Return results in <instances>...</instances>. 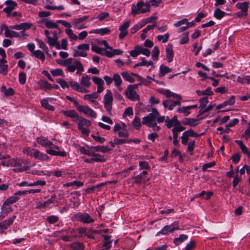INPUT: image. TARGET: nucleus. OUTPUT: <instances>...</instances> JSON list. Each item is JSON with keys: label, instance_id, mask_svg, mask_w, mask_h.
<instances>
[{"label": "nucleus", "instance_id": "f257e3e1", "mask_svg": "<svg viewBox=\"0 0 250 250\" xmlns=\"http://www.w3.org/2000/svg\"><path fill=\"white\" fill-rule=\"evenodd\" d=\"M131 14L135 16L140 14H145L150 11L147 1L144 2L142 0H139L136 4L131 6Z\"/></svg>", "mask_w": 250, "mask_h": 250}, {"label": "nucleus", "instance_id": "f03ea898", "mask_svg": "<svg viewBox=\"0 0 250 250\" xmlns=\"http://www.w3.org/2000/svg\"><path fill=\"white\" fill-rule=\"evenodd\" d=\"M158 116V111L155 108L151 109V112L142 119V124L148 127L153 126L157 125L156 118Z\"/></svg>", "mask_w": 250, "mask_h": 250}, {"label": "nucleus", "instance_id": "7ed1b4c3", "mask_svg": "<svg viewBox=\"0 0 250 250\" xmlns=\"http://www.w3.org/2000/svg\"><path fill=\"white\" fill-rule=\"evenodd\" d=\"M106 92L104 96L103 99V104L104 107L108 114L109 115L112 114V104L113 101V97L111 91L110 90L107 89Z\"/></svg>", "mask_w": 250, "mask_h": 250}, {"label": "nucleus", "instance_id": "20e7f679", "mask_svg": "<svg viewBox=\"0 0 250 250\" xmlns=\"http://www.w3.org/2000/svg\"><path fill=\"white\" fill-rule=\"evenodd\" d=\"M141 83L135 84H130L127 86L125 93L126 97L129 100L133 101H137L140 100V96L137 94L135 89L137 88L138 85Z\"/></svg>", "mask_w": 250, "mask_h": 250}, {"label": "nucleus", "instance_id": "39448f33", "mask_svg": "<svg viewBox=\"0 0 250 250\" xmlns=\"http://www.w3.org/2000/svg\"><path fill=\"white\" fill-rule=\"evenodd\" d=\"M72 219L74 221L81 222L84 224H90L95 221V219L86 212H78L75 214L72 217Z\"/></svg>", "mask_w": 250, "mask_h": 250}, {"label": "nucleus", "instance_id": "423d86ee", "mask_svg": "<svg viewBox=\"0 0 250 250\" xmlns=\"http://www.w3.org/2000/svg\"><path fill=\"white\" fill-rule=\"evenodd\" d=\"M31 27V24L27 22L21 23L20 24H17V30H20L17 32V38L24 39L28 37V35L25 33V30L29 29Z\"/></svg>", "mask_w": 250, "mask_h": 250}, {"label": "nucleus", "instance_id": "0eeeda50", "mask_svg": "<svg viewBox=\"0 0 250 250\" xmlns=\"http://www.w3.org/2000/svg\"><path fill=\"white\" fill-rule=\"evenodd\" d=\"M77 50L75 49L74 50L73 57H76L78 56H81L85 57L87 56V54L85 51L89 50V45L86 43L81 44L78 45L77 47Z\"/></svg>", "mask_w": 250, "mask_h": 250}, {"label": "nucleus", "instance_id": "6e6552de", "mask_svg": "<svg viewBox=\"0 0 250 250\" xmlns=\"http://www.w3.org/2000/svg\"><path fill=\"white\" fill-rule=\"evenodd\" d=\"M175 100L169 99L168 100H164L162 104L165 108H168L169 110L173 109L176 105H181V101L182 99L174 98Z\"/></svg>", "mask_w": 250, "mask_h": 250}, {"label": "nucleus", "instance_id": "1a4fd4ad", "mask_svg": "<svg viewBox=\"0 0 250 250\" xmlns=\"http://www.w3.org/2000/svg\"><path fill=\"white\" fill-rule=\"evenodd\" d=\"M178 223L177 222H175L172 224L170 225H166L161 230H160L158 233V234H163L166 235L168 233H171L174 231L175 230L179 229V228L178 226Z\"/></svg>", "mask_w": 250, "mask_h": 250}, {"label": "nucleus", "instance_id": "9d476101", "mask_svg": "<svg viewBox=\"0 0 250 250\" xmlns=\"http://www.w3.org/2000/svg\"><path fill=\"white\" fill-rule=\"evenodd\" d=\"M129 25L130 21H127L120 26L119 30L120 31V33L119 36V38L120 40L124 39L128 34L127 29L129 27Z\"/></svg>", "mask_w": 250, "mask_h": 250}, {"label": "nucleus", "instance_id": "9b49d317", "mask_svg": "<svg viewBox=\"0 0 250 250\" xmlns=\"http://www.w3.org/2000/svg\"><path fill=\"white\" fill-rule=\"evenodd\" d=\"M5 4L7 6L3 9V11L6 13L8 17H10L11 11L16 7V2L12 0H7L5 1Z\"/></svg>", "mask_w": 250, "mask_h": 250}, {"label": "nucleus", "instance_id": "f8f14e48", "mask_svg": "<svg viewBox=\"0 0 250 250\" xmlns=\"http://www.w3.org/2000/svg\"><path fill=\"white\" fill-rule=\"evenodd\" d=\"M79 112L83 113L86 116L92 118H96L97 117L96 113L92 109L86 105H83Z\"/></svg>", "mask_w": 250, "mask_h": 250}, {"label": "nucleus", "instance_id": "ddd939ff", "mask_svg": "<svg viewBox=\"0 0 250 250\" xmlns=\"http://www.w3.org/2000/svg\"><path fill=\"white\" fill-rule=\"evenodd\" d=\"M32 151L31 157L40 160H46L49 158L47 154L42 153L37 149H34Z\"/></svg>", "mask_w": 250, "mask_h": 250}, {"label": "nucleus", "instance_id": "4468645a", "mask_svg": "<svg viewBox=\"0 0 250 250\" xmlns=\"http://www.w3.org/2000/svg\"><path fill=\"white\" fill-rule=\"evenodd\" d=\"M159 92L165 95L167 98L172 97L173 98L182 99L180 95L172 92L168 89H159Z\"/></svg>", "mask_w": 250, "mask_h": 250}, {"label": "nucleus", "instance_id": "2eb2a0df", "mask_svg": "<svg viewBox=\"0 0 250 250\" xmlns=\"http://www.w3.org/2000/svg\"><path fill=\"white\" fill-rule=\"evenodd\" d=\"M173 55L172 45L168 44L166 47V59L168 62L173 61Z\"/></svg>", "mask_w": 250, "mask_h": 250}, {"label": "nucleus", "instance_id": "dca6fc26", "mask_svg": "<svg viewBox=\"0 0 250 250\" xmlns=\"http://www.w3.org/2000/svg\"><path fill=\"white\" fill-rule=\"evenodd\" d=\"M56 197V196L55 195H52L50 199L47 200L43 203H38L37 208H47V207L49 206V205H50L51 204H52L54 202Z\"/></svg>", "mask_w": 250, "mask_h": 250}, {"label": "nucleus", "instance_id": "f3484780", "mask_svg": "<svg viewBox=\"0 0 250 250\" xmlns=\"http://www.w3.org/2000/svg\"><path fill=\"white\" fill-rule=\"evenodd\" d=\"M37 142L39 144L45 147H48L52 145V143L44 137H38Z\"/></svg>", "mask_w": 250, "mask_h": 250}, {"label": "nucleus", "instance_id": "a211bd4d", "mask_svg": "<svg viewBox=\"0 0 250 250\" xmlns=\"http://www.w3.org/2000/svg\"><path fill=\"white\" fill-rule=\"evenodd\" d=\"M198 119L195 118H185L183 121V124L190 126H196L198 124Z\"/></svg>", "mask_w": 250, "mask_h": 250}, {"label": "nucleus", "instance_id": "6ab92c4d", "mask_svg": "<svg viewBox=\"0 0 250 250\" xmlns=\"http://www.w3.org/2000/svg\"><path fill=\"white\" fill-rule=\"evenodd\" d=\"M236 7L241 9L244 15L247 14L248 9V3L247 2H239L237 3Z\"/></svg>", "mask_w": 250, "mask_h": 250}, {"label": "nucleus", "instance_id": "aec40b11", "mask_svg": "<svg viewBox=\"0 0 250 250\" xmlns=\"http://www.w3.org/2000/svg\"><path fill=\"white\" fill-rule=\"evenodd\" d=\"M12 29H16V25L9 26L8 29L5 31V37L8 38L16 37V32Z\"/></svg>", "mask_w": 250, "mask_h": 250}, {"label": "nucleus", "instance_id": "412c9836", "mask_svg": "<svg viewBox=\"0 0 250 250\" xmlns=\"http://www.w3.org/2000/svg\"><path fill=\"white\" fill-rule=\"evenodd\" d=\"M90 77L88 75L82 77L80 83L82 85L85 87H89L90 85Z\"/></svg>", "mask_w": 250, "mask_h": 250}, {"label": "nucleus", "instance_id": "4be33fe9", "mask_svg": "<svg viewBox=\"0 0 250 250\" xmlns=\"http://www.w3.org/2000/svg\"><path fill=\"white\" fill-rule=\"evenodd\" d=\"M110 31L108 28H104L101 29H97L89 32V33H95L100 34L103 36L105 34H107L110 33Z\"/></svg>", "mask_w": 250, "mask_h": 250}, {"label": "nucleus", "instance_id": "5701e85b", "mask_svg": "<svg viewBox=\"0 0 250 250\" xmlns=\"http://www.w3.org/2000/svg\"><path fill=\"white\" fill-rule=\"evenodd\" d=\"M78 124V127H83V126H89L91 125V122L85 118L81 117Z\"/></svg>", "mask_w": 250, "mask_h": 250}, {"label": "nucleus", "instance_id": "b1692460", "mask_svg": "<svg viewBox=\"0 0 250 250\" xmlns=\"http://www.w3.org/2000/svg\"><path fill=\"white\" fill-rule=\"evenodd\" d=\"M61 113H62L66 117L72 118V117H76L77 116V112L74 110H62L61 111Z\"/></svg>", "mask_w": 250, "mask_h": 250}, {"label": "nucleus", "instance_id": "393cba45", "mask_svg": "<svg viewBox=\"0 0 250 250\" xmlns=\"http://www.w3.org/2000/svg\"><path fill=\"white\" fill-rule=\"evenodd\" d=\"M70 246L73 250H83L84 249L83 244L80 242H73Z\"/></svg>", "mask_w": 250, "mask_h": 250}, {"label": "nucleus", "instance_id": "a878e982", "mask_svg": "<svg viewBox=\"0 0 250 250\" xmlns=\"http://www.w3.org/2000/svg\"><path fill=\"white\" fill-rule=\"evenodd\" d=\"M188 238V236L185 234H181L179 237L175 238L173 240V243L176 245H179V244L183 243L184 241L187 240Z\"/></svg>", "mask_w": 250, "mask_h": 250}, {"label": "nucleus", "instance_id": "bb28decb", "mask_svg": "<svg viewBox=\"0 0 250 250\" xmlns=\"http://www.w3.org/2000/svg\"><path fill=\"white\" fill-rule=\"evenodd\" d=\"M197 94L198 96H202V95H212L213 94V92L211 90V88L208 87L205 90L201 91L200 90H197L196 91Z\"/></svg>", "mask_w": 250, "mask_h": 250}, {"label": "nucleus", "instance_id": "cd10ccee", "mask_svg": "<svg viewBox=\"0 0 250 250\" xmlns=\"http://www.w3.org/2000/svg\"><path fill=\"white\" fill-rule=\"evenodd\" d=\"M237 81L243 84H250V76H238Z\"/></svg>", "mask_w": 250, "mask_h": 250}, {"label": "nucleus", "instance_id": "c85d7f7f", "mask_svg": "<svg viewBox=\"0 0 250 250\" xmlns=\"http://www.w3.org/2000/svg\"><path fill=\"white\" fill-rule=\"evenodd\" d=\"M146 181H147V179H146L145 177H143L140 174L133 178V182L136 184H140L143 182L145 183Z\"/></svg>", "mask_w": 250, "mask_h": 250}, {"label": "nucleus", "instance_id": "c756f323", "mask_svg": "<svg viewBox=\"0 0 250 250\" xmlns=\"http://www.w3.org/2000/svg\"><path fill=\"white\" fill-rule=\"evenodd\" d=\"M93 149L96 151L101 152L102 153L109 152L111 150L108 148L107 146H94L93 147Z\"/></svg>", "mask_w": 250, "mask_h": 250}, {"label": "nucleus", "instance_id": "7c9ffc66", "mask_svg": "<svg viewBox=\"0 0 250 250\" xmlns=\"http://www.w3.org/2000/svg\"><path fill=\"white\" fill-rule=\"evenodd\" d=\"M15 216L13 218H9L8 220H6L4 222L0 223V228L2 229H6L8 226L12 224L14 220Z\"/></svg>", "mask_w": 250, "mask_h": 250}, {"label": "nucleus", "instance_id": "2f4dec72", "mask_svg": "<svg viewBox=\"0 0 250 250\" xmlns=\"http://www.w3.org/2000/svg\"><path fill=\"white\" fill-rule=\"evenodd\" d=\"M32 55L38 59H40L42 62H43L45 60V55L44 53L40 50H35L34 52H33V53Z\"/></svg>", "mask_w": 250, "mask_h": 250}, {"label": "nucleus", "instance_id": "473e14b6", "mask_svg": "<svg viewBox=\"0 0 250 250\" xmlns=\"http://www.w3.org/2000/svg\"><path fill=\"white\" fill-rule=\"evenodd\" d=\"M103 236L104 239V242L103 244V247H105V249L106 250H109L111 248V247L110 243L112 242V241L110 240L111 236L109 235H104Z\"/></svg>", "mask_w": 250, "mask_h": 250}, {"label": "nucleus", "instance_id": "72a5a7b5", "mask_svg": "<svg viewBox=\"0 0 250 250\" xmlns=\"http://www.w3.org/2000/svg\"><path fill=\"white\" fill-rule=\"evenodd\" d=\"M142 61L141 62H139L136 64H135L134 66V68H137L139 66H148L149 65H152L153 64V62L152 61H146L144 60V58H143L142 59Z\"/></svg>", "mask_w": 250, "mask_h": 250}, {"label": "nucleus", "instance_id": "f704fd0d", "mask_svg": "<svg viewBox=\"0 0 250 250\" xmlns=\"http://www.w3.org/2000/svg\"><path fill=\"white\" fill-rule=\"evenodd\" d=\"M121 75L125 80L128 81L129 83H133L135 81V79L131 76V74H129L126 71L122 72L121 73Z\"/></svg>", "mask_w": 250, "mask_h": 250}, {"label": "nucleus", "instance_id": "c9c22d12", "mask_svg": "<svg viewBox=\"0 0 250 250\" xmlns=\"http://www.w3.org/2000/svg\"><path fill=\"white\" fill-rule=\"evenodd\" d=\"M113 81H114V84L116 86H120L122 83V79L120 75L118 73H115L113 75Z\"/></svg>", "mask_w": 250, "mask_h": 250}, {"label": "nucleus", "instance_id": "e433bc0d", "mask_svg": "<svg viewBox=\"0 0 250 250\" xmlns=\"http://www.w3.org/2000/svg\"><path fill=\"white\" fill-rule=\"evenodd\" d=\"M42 106L46 109L50 111H54V108L53 106L49 104L48 101L46 99H43L41 101Z\"/></svg>", "mask_w": 250, "mask_h": 250}, {"label": "nucleus", "instance_id": "4c0bfd02", "mask_svg": "<svg viewBox=\"0 0 250 250\" xmlns=\"http://www.w3.org/2000/svg\"><path fill=\"white\" fill-rule=\"evenodd\" d=\"M75 64L77 66V72L76 74L77 75H80L82 74V73L84 71L82 63L80 61L76 60L75 61Z\"/></svg>", "mask_w": 250, "mask_h": 250}, {"label": "nucleus", "instance_id": "58836bf2", "mask_svg": "<svg viewBox=\"0 0 250 250\" xmlns=\"http://www.w3.org/2000/svg\"><path fill=\"white\" fill-rule=\"evenodd\" d=\"M226 15V13L221 10L219 8H217L214 13V16L217 19L220 20Z\"/></svg>", "mask_w": 250, "mask_h": 250}, {"label": "nucleus", "instance_id": "ea45409f", "mask_svg": "<svg viewBox=\"0 0 250 250\" xmlns=\"http://www.w3.org/2000/svg\"><path fill=\"white\" fill-rule=\"evenodd\" d=\"M160 75L164 76L167 73L170 72L171 71V69L166 65H161L160 67Z\"/></svg>", "mask_w": 250, "mask_h": 250}, {"label": "nucleus", "instance_id": "a19ab883", "mask_svg": "<svg viewBox=\"0 0 250 250\" xmlns=\"http://www.w3.org/2000/svg\"><path fill=\"white\" fill-rule=\"evenodd\" d=\"M235 143L240 146L242 151L244 154H247L248 152V149L247 146L243 143L240 140H235Z\"/></svg>", "mask_w": 250, "mask_h": 250}, {"label": "nucleus", "instance_id": "79ce46f5", "mask_svg": "<svg viewBox=\"0 0 250 250\" xmlns=\"http://www.w3.org/2000/svg\"><path fill=\"white\" fill-rule=\"evenodd\" d=\"M219 44L218 42H217V43H216V44L215 45L213 46L212 48H208V49H207L206 50V51L204 53L203 56L204 57H205V56H207L208 55H209L211 54L212 52H214L216 49H217V48L219 47Z\"/></svg>", "mask_w": 250, "mask_h": 250}, {"label": "nucleus", "instance_id": "37998d69", "mask_svg": "<svg viewBox=\"0 0 250 250\" xmlns=\"http://www.w3.org/2000/svg\"><path fill=\"white\" fill-rule=\"evenodd\" d=\"M45 25L47 28L50 29H57L58 28L59 26L57 23L53 22V21L50 20H47L45 21Z\"/></svg>", "mask_w": 250, "mask_h": 250}, {"label": "nucleus", "instance_id": "c03bdc74", "mask_svg": "<svg viewBox=\"0 0 250 250\" xmlns=\"http://www.w3.org/2000/svg\"><path fill=\"white\" fill-rule=\"evenodd\" d=\"M98 97V94L96 92H94L90 94L84 95L83 96V98L85 100H87L90 101L92 100L97 99Z\"/></svg>", "mask_w": 250, "mask_h": 250}, {"label": "nucleus", "instance_id": "a18cd8bd", "mask_svg": "<svg viewBox=\"0 0 250 250\" xmlns=\"http://www.w3.org/2000/svg\"><path fill=\"white\" fill-rule=\"evenodd\" d=\"M92 81L97 85V87L103 86L104 83V81L103 79L96 76L93 77Z\"/></svg>", "mask_w": 250, "mask_h": 250}, {"label": "nucleus", "instance_id": "49530a36", "mask_svg": "<svg viewBox=\"0 0 250 250\" xmlns=\"http://www.w3.org/2000/svg\"><path fill=\"white\" fill-rule=\"evenodd\" d=\"M146 24V23H141L140 24H136L134 25L130 29V32L132 34H134L136 33L138 30H139L140 29H141L142 27H143Z\"/></svg>", "mask_w": 250, "mask_h": 250}, {"label": "nucleus", "instance_id": "de8ad7c7", "mask_svg": "<svg viewBox=\"0 0 250 250\" xmlns=\"http://www.w3.org/2000/svg\"><path fill=\"white\" fill-rule=\"evenodd\" d=\"M160 51L158 47L157 46L154 47L152 52V58L153 60H157Z\"/></svg>", "mask_w": 250, "mask_h": 250}, {"label": "nucleus", "instance_id": "09e8293b", "mask_svg": "<svg viewBox=\"0 0 250 250\" xmlns=\"http://www.w3.org/2000/svg\"><path fill=\"white\" fill-rule=\"evenodd\" d=\"M132 125L136 129H139L141 126L140 118L136 116L132 121Z\"/></svg>", "mask_w": 250, "mask_h": 250}, {"label": "nucleus", "instance_id": "8fccbe9b", "mask_svg": "<svg viewBox=\"0 0 250 250\" xmlns=\"http://www.w3.org/2000/svg\"><path fill=\"white\" fill-rule=\"evenodd\" d=\"M26 80V74L23 72H21L19 74V81L20 84H24Z\"/></svg>", "mask_w": 250, "mask_h": 250}, {"label": "nucleus", "instance_id": "3c124183", "mask_svg": "<svg viewBox=\"0 0 250 250\" xmlns=\"http://www.w3.org/2000/svg\"><path fill=\"white\" fill-rule=\"evenodd\" d=\"M65 32L70 39L73 40H77L78 36L75 34L73 33V31L71 29H66Z\"/></svg>", "mask_w": 250, "mask_h": 250}, {"label": "nucleus", "instance_id": "603ef678", "mask_svg": "<svg viewBox=\"0 0 250 250\" xmlns=\"http://www.w3.org/2000/svg\"><path fill=\"white\" fill-rule=\"evenodd\" d=\"M140 46H136L134 50L130 51V55L133 57H136L138 55H139L140 54Z\"/></svg>", "mask_w": 250, "mask_h": 250}, {"label": "nucleus", "instance_id": "864d4df0", "mask_svg": "<svg viewBox=\"0 0 250 250\" xmlns=\"http://www.w3.org/2000/svg\"><path fill=\"white\" fill-rule=\"evenodd\" d=\"M169 35L168 33H166L164 35H158L157 37L158 41H162L163 43H166L167 42L169 39Z\"/></svg>", "mask_w": 250, "mask_h": 250}, {"label": "nucleus", "instance_id": "5fc2aeb1", "mask_svg": "<svg viewBox=\"0 0 250 250\" xmlns=\"http://www.w3.org/2000/svg\"><path fill=\"white\" fill-rule=\"evenodd\" d=\"M188 106H183L181 108H179L177 111L179 113H184V115L185 116H188L190 114V112H189L188 110H189L188 108Z\"/></svg>", "mask_w": 250, "mask_h": 250}, {"label": "nucleus", "instance_id": "6e6d98bb", "mask_svg": "<svg viewBox=\"0 0 250 250\" xmlns=\"http://www.w3.org/2000/svg\"><path fill=\"white\" fill-rule=\"evenodd\" d=\"M89 16H84L83 17L79 18H76L74 19L72 21V24H77V23H80L83 21L86 20L89 18Z\"/></svg>", "mask_w": 250, "mask_h": 250}, {"label": "nucleus", "instance_id": "4d7b16f0", "mask_svg": "<svg viewBox=\"0 0 250 250\" xmlns=\"http://www.w3.org/2000/svg\"><path fill=\"white\" fill-rule=\"evenodd\" d=\"M36 41L38 42L40 48L42 49L48 54L47 53L48 48L45 43L42 40L38 39H36Z\"/></svg>", "mask_w": 250, "mask_h": 250}, {"label": "nucleus", "instance_id": "13d9d810", "mask_svg": "<svg viewBox=\"0 0 250 250\" xmlns=\"http://www.w3.org/2000/svg\"><path fill=\"white\" fill-rule=\"evenodd\" d=\"M46 220L50 224H54L59 220V217L55 215H50L47 217Z\"/></svg>", "mask_w": 250, "mask_h": 250}, {"label": "nucleus", "instance_id": "bf43d9fd", "mask_svg": "<svg viewBox=\"0 0 250 250\" xmlns=\"http://www.w3.org/2000/svg\"><path fill=\"white\" fill-rule=\"evenodd\" d=\"M196 246V242L194 240H191L189 243L186 245L185 250H192L194 249Z\"/></svg>", "mask_w": 250, "mask_h": 250}, {"label": "nucleus", "instance_id": "052dcab7", "mask_svg": "<svg viewBox=\"0 0 250 250\" xmlns=\"http://www.w3.org/2000/svg\"><path fill=\"white\" fill-rule=\"evenodd\" d=\"M91 50L93 52H94L97 54H101L102 55H103V53H104V49L101 48L97 45H93L91 47Z\"/></svg>", "mask_w": 250, "mask_h": 250}, {"label": "nucleus", "instance_id": "680f3d73", "mask_svg": "<svg viewBox=\"0 0 250 250\" xmlns=\"http://www.w3.org/2000/svg\"><path fill=\"white\" fill-rule=\"evenodd\" d=\"M50 72L53 76H63V71L60 68L52 70Z\"/></svg>", "mask_w": 250, "mask_h": 250}, {"label": "nucleus", "instance_id": "e2e57ef3", "mask_svg": "<svg viewBox=\"0 0 250 250\" xmlns=\"http://www.w3.org/2000/svg\"><path fill=\"white\" fill-rule=\"evenodd\" d=\"M200 108H204L206 107L207 104L208 103V98L207 97H205L200 99Z\"/></svg>", "mask_w": 250, "mask_h": 250}, {"label": "nucleus", "instance_id": "0e129e2a", "mask_svg": "<svg viewBox=\"0 0 250 250\" xmlns=\"http://www.w3.org/2000/svg\"><path fill=\"white\" fill-rule=\"evenodd\" d=\"M1 209L2 212L7 213L11 210L12 206L7 204L5 205V202H4Z\"/></svg>", "mask_w": 250, "mask_h": 250}, {"label": "nucleus", "instance_id": "69168bd1", "mask_svg": "<svg viewBox=\"0 0 250 250\" xmlns=\"http://www.w3.org/2000/svg\"><path fill=\"white\" fill-rule=\"evenodd\" d=\"M56 81L57 83L60 84L62 88H68L69 87V85L67 84L66 82L62 79H56Z\"/></svg>", "mask_w": 250, "mask_h": 250}, {"label": "nucleus", "instance_id": "338daca9", "mask_svg": "<svg viewBox=\"0 0 250 250\" xmlns=\"http://www.w3.org/2000/svg\"><path fill=\"white\" fill-rule=\"evenodd\" d=\"M139 166L140 169H148L150 168L148 163L146 161L140 162Z\"/></svg>", "mask_w": 250, "mask_h": 250}, {"label": "nucleus", "instance_id": "774afa93", "mask_svg": "<svg viewBox=\"0 0 250 250\" xmlns=\"http://www.w3.org/2000/svg\"><path fill=\"white\" fill-rule=\"evenodd\" d=\"M234 103L235 97L234 96H232L229 100H227L224 102V104H225L226 106L228 105H232L234 104Z\"/></svg>", "mask_w": 250, "mask_h": 250}]
</instances>
